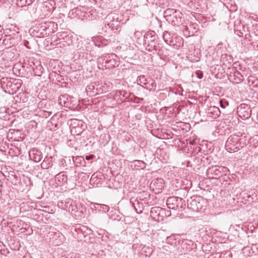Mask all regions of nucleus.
Returning <instances> with one entry per match:
<instances>
[{"label":"nucleus","mask_w":258,"mask_h":258,"mask_svg":"<svg viewBox=\"0 0 258 258\" xmlns=\"http://www.w3.org/2000/svg\"><path fill=\"white\" fill-rule=\"evenodd\" d=\"M164 16L166 20L174 26L182 24L183 14L179 10L168 8L164 12Z\"/></svg>","instance_id":"obj_1"},{"label":"nucleus","mask_w":258,"mask_h":258,"mask_svg":"<svg viewBox=\"0 0 258 258\" xmlns=\"http://www.w3.org/2000/svg\"><path fill=\"white\" fill-rule=\"evenodd\" d=\"M207 202L201 196H193L187 200V207L188 209L193 211L198 212L206 206Z\"/></svg>","instance_id":"obj_2"},{"label":"nucleus","mask_w":258,"mask_h":258,"mask_svg":"<svg viewBox=\"0 0 258 258\" xmlns=\"http://www.w3.org/2000/svg\"><path fill=\"white\" fill-rule=\"evenodd\" d=\"M158 36L154 31H149L144 35V45L146 49L151 51V49L153 48L157 51L158 47L156 46Z\"/></svg>","instance_id":"obj_3"},{"label":"nucleus","mask_w":258,"mask_h":258,"mask_svg":"<svg viewBox=\"0 0 258 258\" xmlns=\"http://www.w3.org/2000/svg\"><path fill=\"white\" fill-rule=\"evenodd\" d=\"M118 57L114 53L105 54L98 59V62L102 64L106 69H112L118 65Z\"/></svg>","instance_id":"obj_4"},{"label":"nucleus","mask_w":258,"mask_h":258,"mask_svg":"<svg viewBox=\"0 0 258 258\" xmlns=\"http://www.w3.org/2000/svg\"><path fill=\"white\" fill-rule=\"evenodd\" d=\"M240 136L237 135H232L227 139L225 148L229 152H234L239 150L241 148V144L239 142Z\"/></svg>","instance_id":"obj_5"},{"label":"nucleus","mask_w":258,"mask_h":258,"mask_svg":"<svg viewBox=\"0 0 258 258\" xmlns=\"http://www.w3.org/2000/svg\"><path fill=\"white\" fill-rule=\"evenodd\" d=\"M184 201L179 197H169L166 201V204L169 209L181 212L185 209V204Z\"/></svg>","instance_id":"obj_6"},{"label":"nucleus","mask_w":258,"mask_h":258,"mask_svg":"<svg viewBox=\"0 0 258 258\" xmlns=\"http://www.w3.org/2000/svg\"><path fill=\"white\" fill-rule=\"evenodd\" d=\"M227 171V168L225 167L212 166L208 168L206 173L209 178H217L225 174Z\"/></svg>","instance_id":"obj_7"},{"label":"nucleus","mask_w":258,"mask_h":258,"mask_svg":"<svg viewBox=\"0 0 258 258\" xmlns=\"http://www.w3.org/2000/svg\"><path fill=\"white\" fill-rule=\"evenodd\" d=\"M235 67L230 69L231 70L228 77L229 80L234 84H239L244 79L243 75L236 70L237 63H234Z\"/></svg>","instance_id":"obj_8"},{"label":"nucleus","mask_w":258,"mask_h":258,"mask_svg":"<svg viewBox=\"0 0 258 258\" xmlns=\"http://www.w3.org/2000/svg\"><path fill=\"white\" fill-rule=\"evenodd\" d=\"M237 113L242 119H247L250 118L251 114V108L246 104H241L237 107Z\"/></svg>","instance_id":"obj_9"},{"label":"nucleus","mask_w":258,"mask_h":258,"mask_svg":"<svg viewBox=\"0 0 258 258\" xmlns=\"http://www.w3.org/2000/svg\"><path fill=\"white\" fill-rule=\"evenodd\" d=\"M16 39L17 38L13 37L12 35L5 34L0 40V45L6 48L11 47L17 42Z\"/></svg>","instance_id":"obj_10"},{"label":"nucleus","mask_w":258,"mask_h":258,"mask_svg":"<svg viewBox=\"0 0 258 258\" xmlns=\"http://www.w3.org/2000/svg\"><path fill=\"white\" fill-rule=\"evenodd\" d=\"M164 184V181L162 178H157L152 181L150 188L155 194H159L163 189Z\"/></svg>","instance_id":"obj_11"},{"label":"nucleus","mask_w":258,"mask_h":258,"mask_svg":"<svg viewBox=\"0 0 258 258\" xmlns=\"http://www.w3.org/2000/svg\"><path fill=\"white\" fill-rule=\"evenodd\" d=\"M29 156L31 160L35 162L40 161L43 157L41 152L36 148H32L30 150Z\"/></svg>","instance_id":"obj_12"},{"label":"nucleus","mask_w":258,"mask_h":258,"mask_svg":"<svg viewBox=\"0 0 258 258\" xmlns=\"http://www.w3.org/2000/svg\"><path fill=\"white\" fill-rule=\"evenodd\" d=\"M72 99L68 94L61 95L58 98L59 104L66 107H70Z\"/></svg>","instance_id":"obj_13"},{"label":"nucleus","mask_w":258,"mask_h":258,"mask_svg":"<svg viewBox=\"0 0 258 258\" xmlns=\"http://www.w3.org/2000/svg\"><path fill=\"white\" fill-rule=\"evenodd\" d=\"M6 33L8 35H12L13 37L18 38V35L19 33V28L15 24H10L7 26L6 28Z\"/></svg>","instance_id":"obj_14"},{"label":"nucleus","mask_w":258,"mask_h":258,"mask_svg":"<svg viewBox=\"0 0 258 258\" xmlns=\"http://www.w3.org/2000/svg\"><path fill=\"white\" fill-rule=\"evenodd\" d=\"M130 203L137 214L142 213L143 209V204L142 203H140L136 198L133 197L130 199Z\"/></svg>","instance_id":"obj_15"},{"label":"nucleus","mask_w":258,"mask_h":258,"mask_svg":"<svg viewBox=\"0 0 258 258\" xmlns=\"http://www.w3.org/2000/svg\"><path fill=\"white\" fill-rule=\"evenodd\" d=\"M221 113L220 110L218 107L210 106L207 111L208 116L212 119H215L219 116Z\"/></svg>","instance_id":"obj_16"},{"label":"nucleus","mask_w":258,"mask_h":258,"mask_svg":"<svg viewBox=\"0 0 258 258\" xmlns=\"http://www.w3.org/2000/svg\"><path fill=\"white\" fill-rule=\"evenodd\" d=\"M67 176L64 172H61L55 176V182L58 185H63L67 183Z\"/></svg>","instance_id":"obj_17"},{"label":"nucleus","mask_w":258,"mask_h":258,"mask_svg":"<svg viewBox=\"0 0 258 258\" xmlns=\"http://www.w3.org/2000/svg\"><path fill=\"white\" fill-rule=\"evenodd\" d=\"M54 26H57V24L55 23L49 21L42 24L41 27L43 30L46 31V33L49 34L53 31L52 28L54 27Z\"/></svg>","instance_id":"obj_18"},{"label":"nucleus","mask_w":258,"mask_h":258,"mask_svg":"<svg viewBox=\"0 0 258 258\" xmlns=\"http://www.w3.org/2000/svg\"><path fill=\"white\" fill-rule=\"evenodd\" d=\"M156 87V84L153 79L148 78V80L144 85V88L149 91H154Z\"/></svg>","instance_id":"obj_19"},{"label":"nucleus","mask_w":258,"mask_h":258,"mask_svg":"<svg viewBox=\"0 0 258 258\" xmlns=\"http://www.w3.org/2000/svg\"><path fill=\"white\" fill-rule=\"evenodd\" d=\"M73 163L76 166H84L85 161L84 159L81 156L72 157Z\"/></svg>","instance_id":"obj_20"},{"label":"nucleus","mask_w":258,"mask_h":258,"mask_svg":"<svg viewBox=\"0 0 258 258\" xmlns=\"http://www.w3.org/2000/svg\"><path fill=\"white\" fill-rule=\"evenodd\" d=\"M52 165V158L51 157H46L41 163V167L44 169H48Z\"/></svg>","instance_id":"obj_21"},{"label":"nucleus","mask_w":258,"mask_h":258,"mask_svg":"<svg viewBox=\"0 0 258 258\" xmlns=\"http://www.w3.org/2000/svg\"><path fill=\"white\" fill-rule=\"evenodd\" d=\"M248 84L250 87H258V79L253 76H250L247 79Z\"/></svg>","instance_id":"obj_22"},{"label":"nucleus","mask_w":258,"mask_h":258,"mask_svg":"<svg viewBox=\"0 0 258 258\" xmlns=\"http://www.w3.org/2000/svg\"><path fill=\"white\" fill-rule=\"evenodd\" d=\"M163 39L165 42L170 46H174V44L171 39V35L168 31H165L163 35Z\"/></svg>","instance_id":"obj_23"},{"label":"nucleus","mask_w":258,"mask_h":258,"mask_svg":"<svg viewBox=\"0 0 258 258\" xmlns=\"http://www.w3.org/2000/svg\"><path fill=\"white\" fill-rule=\"evenodd\" d=\"M94 207L96 210L98 209L99 211H101L104 213L107 212L109 210L108 206L99 204H94Z\"/></svg>","instance_id":"obj_24"},{"label":"nucleus","mask_w":258,"mask_h":258,"mask_svg":"<svg viewBox=\"0 0 258 258\" xmlns=\"http://www.w3.org/2000/svg\"><path fill=\"white\" fill-rule=\"evenodd\" d=\"M33 73L35 76H41L43 72V68L41 64H38L35 66V67L33 68Z\"/></svg>","instance_id":"obj_25"},{"label":"nucleus","mask_w":258,"mask_h":258,"mask_svg":"<svg viewBox=\"0 0 258 258\" xmlns=\"http://www.w3.org/2000/svg\"><path fill=\"white\" fill-rule=\"evenodd\" d=\"M158 55L160 56V58L164 59V57L169 55V50L164 48H158Z\"/></svg>","instance_id":"obj_26"},{"label":"nucleus","mask_w":258,"mask_h":258,"mask_svg":"<svg viewBox=\"0 0 258 258\" xmlns=\"http://www.w3.org/2000/svg\"><path fill=\"white\" fill-rule=\"evenodd\" d=\"M35 0H17V5L20 7L29 6L31 5Z\"/></svg>","instance_id":"obj_27"},{"label":"nucleus","mask_w":258,"mask_h":258,"mask_svg":"<svg viewBox=\"0 0 258 258\" xmlns=\"http://www.w3.org/2000/svg\"><path fill=\"white\" fill-rule=\"evenodd\" d=\"M148 80V78L147 79L144 75H142L138 77L137 81L138 82V84L144 87Z\"/></svg>","instance_id":"obj_28"},{"label":"nucleus","mask_w":258,"mask_h":258,"mask_svg":"<svg viewBox=\"0 0 258 258\" xmlns=\"http://www.w3.org/2000/svg\"><path fill=\"white\" fill-rule=\"evenodd\" d=\"M129 94L125 90H117L115 93V96H118L120 98L122 97L125 98H127L129 97Z\"/></svg>","instance_id":"obj_29"},{"label":"nucleus","mask_w":258,"mask_h":258,"mask_svg":"<svg viewBox=\"0 0 258 258\" xmlns=\"http://www.w3.org/2000/svg\"><path fill=\"white\" fill-rule=\"evenodd\" d=\"M221 61H223V62L227 61L228 63H231L233 61V59L231 55L224 54H222L221 56Z\"/></svg>","instance_id":"obj_30"},{"label":"nucleus","mask_w":258,"mask_h":258,"mask_svg":"<svg viewBox=\"0 0 258 258\" xmlns=\"http://www.w3.org/2000/svg\"><path fill=\"white\" fill-rule=\"evenodd\" d=\"M109 42L107 40L102 39L100 40V41L99 43H95V45L96 46L101 48L107 46L109 44Z\"/></svg>","instance_id":"obj_31"},{"label":"nucleus","mask_w":258,"mask_h":258,"mask_svg":"<svg viewBox=\"0 0 258 258\" xmlns=\"http://www.w3.org/2000/svg\"><path fill=\"white\" fill-rule=\"evenodd\" d=\"M84 45L85 47L84 50H85L86 52H89L92 50V46L95 45V43L93 41L91 42H88L86 41Z\"/></svg>","instance_id":"obj_32"},{"label":"nucleus","mask_w":258,"mask_h":258,"mask_svg":"<svg viewBox=\"0 0 258 258\" xmlns=\"http://www.w3.org/2000/svg\"><path fill=\"white\" fill-rule=\"evenodd\" d=\"M22 182L27 187H31L32 186V182L30 178L27 176L23 177Z\"/></svg>","instance_id":"obj_33"},{"label":"nucleus","mask_w":258,"mask_h":258,"mask_svg":"<svg viewBox=\"0 0 258 258\" xmlns=\"http://www.w3.org/2000/svg\"><path fill=\"white\" fill-rule=\"evenodd\" d=\"M220 258H232V254L230 251H225V253H222L220 254Z\"/></svg>","instance_id":"obj_34"},{"label":"nucleus","mask_w":258,"mask_h":258,"mask_svg":"<svg viewBox=\"0 0 258 258\" xmlns=\"http://www.w3.org/2000/svg\"><path fill=\"white\" fill-rule=\"evenodd\" d=\"M67 160H68L69 162H70V163L71 162V159H70V157H69V158H66V159H62L60 160V163L63 166H67Z\"/></svg>","instance_id":"obj_35"},{"label":"nucleus","mask_w":258,"mask_h":258,"mask_svg":"<svg viewBox=\"0 0 258 258\" xmlns=\"http://www.w3.org/2000/svg\"><path fill=\"white\" fill-rule=\"evenodd\" d=\"M221 108H225L226 106L228 105V103L226 101L220 100L219 102Z\"/></svg>","instance_id":"obj_36"},{"label":"nucleus","mask_w":258,"mask_h":258,"mask_svg":"<svg viewBox=\"0 0 258 258\" xmlns=\"http://www.w3.org/2000/svg\"><path fill=\"white\" fill-rule=\"evenodd\" d=\"M196 75L199 79H202L203 77V73L201 71H197L196 72Z\"/></svg>","instance_id":"obj_37"},{"label":"nucleus","mask_w":258,"mask_h":258,"mask_svg":"<svg viewBox=\"0 0 258 258\" xmlns=\"http://www.w3.org/2000/svg\"><path fill=\"white\" fill-rule=\"evenodd\" d=\"M161 209L159 207H154L151 208V214H153L154 213H157V212L160 211Z\"/></svg>","instance_id":"obj_38"},{"label":"nucleus","mask_w":258,"mask_h":258,"mask_svg":"<svg viewBox=\"0 0 258 258\" xmlns=\"http://www.w3.org/2000/svg\"><path fill=\"white\" fill-rule=\"evenodd\" d=\"M73 13H76L77 15L80 16L81 13V9H79L78 8H77L76 9H74L73 10Z\"/></svg>","instance_id":"obj_39"},{"label":"nucleus","mask_w":258,"mask_h":258,"mask_svg":"<svg viewBox=\"0 0 258 258\" xmlns=\"http://www.w3.org/2000/svg\"><path fill=\"white\" fill-rule=\"evenodd\" d=\"M257 16V15H254V14H250L249 15V18L251 19H252L254 21H256V20H257V19L255 18V17Z\"/></svg>","instance_id":"obj_40"},{"label":"nucleus","mask_w":258,"mask_h":258,"mask_svg":"<svg viewBox=\"0 0 258 258\" xmlns=\"http://www.w3.org/2000/svg\"><path fill=\"white\" fill-rule=\"evenodd\" d=\"M191 241H189V240H186L185 241V242L183 243L182 244L183 245V246H184L185 244H188L189 245V243H190Z\"/></svg>","instance_id":"obj_41"},{"label":"nucleus","mask_w":258,"mask_h":258,"mask_svg":"<svg viewBox=\"0 0 258 258\" xmlns=\"http://www.w3.org/2000/svg\"><path fill=\"white\" fill-rule=\"evenodd\" d=\"M94 86L93 85H90L87 86V89H92Z\"/></svg>","instance_id":"obj_42"},{"label":"nucleus","mask_w":258,"mask_h":258,"mask_svg":"<svg viewBox=\"0 0 258 258\" xmlns=\"http://www.w3.org/2000/svg\"><path fill=\"white\" fill-rule=\"evenodd\" d=\"M255 18L257 19V20H256V21L258 22V15H257V16L255 17Z\"/></svg>","instance_id":"obj_43"},{"label":"nucleus","mask_w":258,"mask_h":258,"mask_svg":"<svg viewBox=\"0 0 258 258\" xmlns=\"http://www.w3.org/2000/svg\"><path fill=\"white\" fill-rule=\"evenodd\" d=\"M138 33H139V32H136L135 33V35H137V34H138Z\"/></svg>","instance_id":"obj_44"},{"label":"nucleus","mask_w":258,"mask_h":258,"mask_svg":"<svg viewBox=\"0 0 258 258\" xmlns=\"http://www.w3.org/2000/svg\"><path fill=\"white\" fill-rule=\"evenodd\" d=\"M185 29L187 30H189V27L186 26Z\"/></svg>","instance_id":"obj_45"},{"label":"nucleus","mask_w":258,"mask_h":258,"mask_svg":"<svg viewBox=\"0 0 258 258\" xmlns=\"http://www.w3.org/2000/svg\"><path fill=\"white\" fill-rule=\"evenodd\" d=\"M51 112H50V113H49L48 115L49 116V115H51Z\"/></svg>","instance_id":"obj_46"},{"label":"nucleus","mask_w":258,"mask_h":258,"mask_svg":"<svg viewBox=\"0 0 258 258\" xmlns=\"http://www.w3.org/2000/svg\"><path fill=\"white\" fill-rule=\"evenodd\" d=\"M108 25L109 26V27H111V25L110 26V24H108Z\"/></svg>","instance_id":"obj_47"},{"label":"nucleus","mask_w":258,"mask_h":258,"mask_svg":"<svg viewBox=\"0 0 258 258\" xmlns=\"http://www.w3.org/2000/svg\"><path fill=\"white\" fill-rule=\"evenodd\" d=\"M89 159V157H88L87 156L86 157V159Z\"/></svg>","instance_id":"obj_48"},{"label":"nucleus","mask_w":258,"mask_h":258,"mask_svg":"<svg viewBox=\"0 0 258 258\" xmlns=\"http://www.w3.org/2000/svg\"><path fill=\"white\" fill-rule=\"evenodd\" d=\"M89 159V157H88L87 156L86 157V159Z\"/></svg>","instance_id":"obj_49"}]
</instances>
